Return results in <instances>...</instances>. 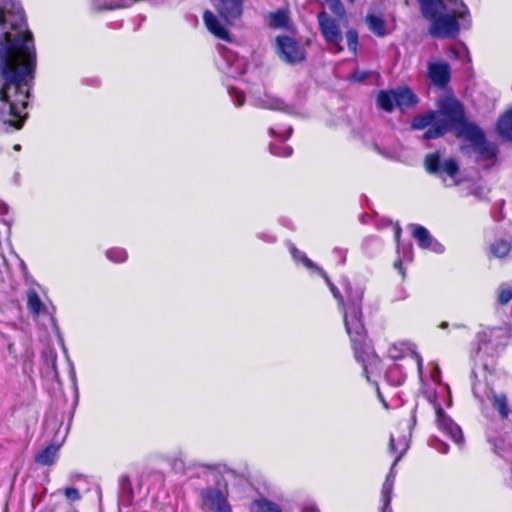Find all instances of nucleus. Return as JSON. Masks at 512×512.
Listing matches in <instances>:
<instances>
[{"label": "nucleus", "instance_id": "obj_1", "mask_svg": "<svg viewBox=\"0 0 512 512\" xmlns=\"http://www.w3.org/2000/svg\"><path fill=\"white\" fill-rule=\"evenodd\" d=\"M36 69V51L21 5L0 4V120L14 129L23 125Z\"/></svg>", "mask_w": 512, "mask_h": 512}, {"label": "nucleus", "instance_id": "obj_2", "mask_svg": "<svg viewBox=\"0 0 512 512\" xmlns=\"http://www.w3.org/2000/svg\"><path fill=\"white\" fill-rule=\"evenodd\" d=\"M422 16L431 22L429 34L445 39L457 36L461 27H466L469 15L461 0H418Z\"/></svg>", "mask_w": 512, "mask_h": 512}, {"label": "nucleus", "instance_id": "obj_3", "mask_svg": "<svg viewBox=\"0 0 512 512\" xmlns=\"http://www.w3.org/2000/svg\"><path fill=\"white\" fill-rule=\"evenodd\" d=\"M438 110L427 111L417 115L411 122L413 130L426 129L423 139H437L450 130H456L458 124L463 122L464 109L462 104L454 98H445L439 102Z\"/></svg>", "mask_w": 512, "mask_h": 512}, {"label": "nucleus", "instance_id": "obj_4", "mask_svg": "<svg viewBox=\"0 0 512 512\" xmlns=\"http://www.w3.org/2000/svg\"><path fill=\"white\" fill-rule=\"evenodd\" d=\"M363 289H356L352 296H349L347 307H344V323L346 331L350 336L356 359L363 364V370L367 373V362L376 360L366 343V330L362 322L361 304Z\"/></svg>", "mask_w": 512, "mask_h": 512}, {"label": "nucleus", "instance_id": "obj_5", "mask_svg": "<svg viewBox=\"0 0 512 512\" xmlns=\"http://www.w3.org/2000/svg\"><path fill=\"white\" fill-rule=\"evenodd\" d=\"M458 135L467 142L462 146L463 153L474 155L478 163H485L486 167L496 164L499 149L496 143L488 141L483 130L474 123L463 122L456 129Z\"/></svg>", "mask_w": 512, "mask_h": 512}, {"label": "nucleus", "instance_id": "obj_6", "mask_svg": "<svg viewBox=\"0 0 512 512\" xmlns=\"http://www.w3.org/2000/svg\"><path fill=\"white\" fill-rule=\"evenodd\" d=\"M409 448V439L406 436H402L399 439H395L393 435L390 437L389 442V451L390 453H398L396 456L390 471L382 485L381 489V501H382V510L381 512H392V508L390 506L392 500V492L395 480V467L397 463L401 460L403 455Z\"/></svg>", "mask_w": 512, "mask_h": 512}, {"label": "nucleus", "instance_id": "obj_7", "mask_svg": "<svg viewBox=\"0 0 512 512\" xmlns=\"http://www.w3.org/2000/svg\"><path fill=\"white\" fill-rule=\"evenodd\" d=\"M425 168L429 173L438 174L446 186H454L458 183L456 179L459 167L452 158L440 161L438 153L428 154L425 157Z\"/></svg>", "mask_w": 512, "mask_h": 512}, {"label": "nucleus", "instance_id": "obj_8", "mask_svg": "<svg viewBox=\"0 0 512 512\" xmlns=\"http://www.w3.org/2000/svg\"><path fill=\"white\" fill-rule=\"evenodd\" d=\"M203 505L214 512H231V506L227 501V484L225 481L216 480V487H207L201 491Z\"/></svg>", "mask_w": 512, "mask_h": 512}, {"label": "nucleus", "instance_id": "obj_9", "mask_svg": "<svg viewBox=\"0 0 512 512\" xmlns=\"http://www.w3.org/2000/svg\"><path fill=\"white\" fill-rule=\"evenodd\" d=\"M277 50L280 58L289 63L297 64L305 59V49L289 36L277 37Z\"/></svg>", "mask_w": 512, "mask_h": 512}, {"label": "nucleus", "instance_id": "obj_10", "mask_svg": "<svg viewBox=\"0 0 512 512\" xmlns=\"http://www.w3.org/2000/svg\"><path fill=\"white\" fill-rule=\"evenodd\" d=\"M319 27L326 42L336 47V52H341L343 47L342 33L339 25L335 19L329 16L325 11H322L317 16Z\"/></svg>", "mask_w": 512, "mask_h": 512}, {"label": "nucleus", "instance_id": "obj_11", "mask_svg": "<svg viewBox=\"0 0 512 512\" xmlns=\"http://www.w3.org/2000/svg\"><path fill=\"white\" fill-rule=\"evenodd\" d=\"M427 76L434 86L444 88L451 78L450 65L444 60H430L427 64Z\"/></svg>", "mask_w": 512, "mask_h": 512}, {"label": "nucleus", "instance_id": "obj_12", "mask_svg": "<svg viewBox=\"0 0 512 512\" xmlns=\"http://www.w3.org/2000/svg\"><path fill=\"white\" fill-rule=\"evenodd\" d=\"M437 426L446 433L456 444L462 445L464 442L461 428L445 414L444 410L438 406L436 409Z\"/></svg>", "mask_w": 512, "mask_h": 512}, {"label": "nucleus", "instance_id": "obj_13", "mask_svg": "<svg viewBox=\"0 0 512 512\" xmlns=\"http://www.w3.org/2000/svg\"><path fill=\"white\" fill-rule=\"evenodd\" d=\"M221 57L225 61V67L222 69L231 77H237L245 73L247 63L244 58L239 57L234 52L222 49Z\"/></svg>", "mask_w": 512, "mask_h": 512}, {"label": "nucleus", "instance_id": "obj_14", "mask_svg": "<svg viewBox=\"0 0 512 512\" xmlns=\"http://www.w3.org/2000/svg\"><path fill=\"white\" fill-rule=\"evenodd\" d=\"M411 227L412 235L421 248L430 249L435 253L444 252L443 245L434 239L425 227L417 224H413Z\"/></svg>", "mask_w": 512, "mask_h": 512}, {"label": "nucleus", "instance_id": "obj_15", "mask_svg": "<svg viewBox=\"0 0 512 512\" xmlns=\"http://www.w3.org/2000/svg\"><path fill=\"white\" fill-rule=\"evenodd\" d=\"M215 7L220 16L229 24L242 14L241 0H218Z\"/></svg>", "mask_w": 512, "mask_h": 512}, {"label": "nucleus", "instance_id": "obj_16", "mask_svg": "<svg viewBox=\"0 0 512 512\" xmlns=\"http://www.w3.org/2000/svg\"><path fill=\"white\" fill-rule=\"evenodd\" d=\"M255 105L259 108L284 111L292 113V107L287 105L281 98L265 93L255 100Z\"/></svg>", "mask_w": 512, "mask_h": 512}, {"label": "nucleus", "instance_id": "obj_17", "mask_svg": "<svg viewBox=\"0 0 512 512\" xmlns=\"http://www.w3.org/2000/svg\"><path fill=\"white\" fill-rule=\"evenodd\" d=\"M319 273L322 275V277L325 279L327 285L330 288V291L332 292L333 296L338 300V304L341 307L342 311L344 310V307H347L349 296H352L356 289H361L360 287L353 288L350 283L345 284V294L346 299L342 297L337 287L331 282L329 277L327 276L326 272L323 271L321 268H317Z\"/></svg>", "mask_w": 512, "mask_h": 512}, {"label": "nucleus", "instance_id": "obj_18", "mask_svg": "<svg viewBox=\"0 0 512 512\" xmlns=\"http://www.w3.org/2000/svg\"><path fill=\"white\" fill-rule=\"evenodd\" d=\"M203 20L207 29L216 37L227 40L228 31L222 26L217 17L211 11H205Z\"/></svg>", "mask_w": 512, "mask_h": 512}, {"label": "nucleus", "instance_id": "obj_19", "mask_svg": "<svg viewBox=\"0 0 512 512\" xmlns=\"http://www.w3.org/2000/svg\"><path fill=\"white\" fill-rule=\"evenodd\" d=\"M395 104L400 109L413 107L417 103L416 95L408 88L394 90Z\"/></svg>", "mask_w": 512, "mask_h": 512}, {"label": "nucleus", "instance_id": "obj_20", "mask_svg": "<svg viewBox=\"0 0 512 512\" xmlns=\"http://www.w3.org/2000/svg\"><path fill=\"white\" fill-rule=\"evenodd\" d=\"M366 23L369 30L378 37H384L387 34L386 21L382 16L375 14H368L366 16Z\"/></svg>", "mask_w": 512, "mask_h": 512}, {"label": "nucleus", "instance_id": "obj_21", "mask_svg": "<svg viewBox=\"0 0 512 512\" xmlns=\"http://www.w3.org/2000/svg\"><path fill=\"white\" fill-rule=\"evenodd\" d=\"M497 131L502 138L512 141V109L499 118Z\"/></svg>", "mask_w": 512, "mask_h": 512}, {"label": "nucleus", "instance_id": "obj_22", "mask_svg": "<svg viewBox=\"0 0 512 512\" xmlns=\"http://www.w3.org/2000/svg\"><path fill=\"white\" fill-rule=\"evenodd\" d=\"M251 512H282V509L277 503L260 497L251 503Z\"/></svg>", "mask_w": 512, "mask_h": 512}, {"label": "nucleus", "instance_id": "obj_23", "mask_svg": "<svg viewBox=\"0 0 512 512\" xmlns=\"http://www.w3.org/2000/svg\"><path fill=\"white\" fill-rule=\"evenodd\" d=\"M58 449L59 447L57 445H48L36 456V462L45 466L52 465L57 458Z\"/></svg>", "mask_w": 512, "mask_h": 512}, {"label": "nucleus", "instance_id": "obj_24", "mask_svg": "<svg viewBox=\"0 0 512 512\" xmlns=\"http://www.w3.org/2000/svg\"><path fill=\"white\" fill-rule=\"evenodd\" d=\"M377 102L381 109L386 112H391L396 106L395 91H380L377 96Z\"/></svg>", "mask_w": 512, "mask_h": 512}, {"label": "nucleus", "instance_id": "obj_25", "mask_svg": "<svg viewBox=\"0 0 512 512\" xmlns=\"http://www.w3.org/2000/svg\"><path fill=\"white\" fill-rule=\"evenodd\" d=\"M488 397L492 399L493 406L499 411L500 416L506 419L510 413L506 395L491 392V396L489 395Z\"/></svg>", "mask_w": 512, "mask_h": 512}, {"label": "nucleus", "instance_id": "obj_26", "mask_svg": "<svg viewBox=\"0 0 512 512\" xmlns=\"http://www.w3.org/2000/svg\"><path fill=\"white\" fill-rule=\"evenodd\" d=\"M136 1L137 0H128V1H125V0H93V4H94L95 8H97L99 10H101V9L112 10V9L126 7Z\"/></svg>", "mask_w": 512, "mask_h": 512}, {"label": "nucleus", "instance_id": "obj_27", "mask_svg": "<svg viewBox=\"0 0 512 512\" xmlns=\"http://www.w3.org/2000/svg\"><path fill=\"white\" fill-rule=\"evenodd\" d=\"M511 248V242L503 239L496 240L490 247L491 253L497 258L507 256L511 251Z\"/></svg>", "mask_w": 512, "mask_h": 512}, {"label": "nucleus", "instance_id": "obj_28", "mask_svg": "<svg viewBox=\"0 0 512 512\" xmlns=\"http://www.w3.org/2000/svg\"><path fill=\"white\" fill-rule=\"evenodd\" d=\"M269 18L270 26L273 28H286L288 26L289 16L286 10H278L271 13Z\"/></svg>", "mask_w": 512, "mask_h": 512}, {"label": "nucleus", "instance_id": "obj_29", "mask_svg": "<svg viewBox=\"0 0 512 512\" xmlns=\"http://www.w3.org/2000/svg\"><path fill=\"white\" fill-rule=\"evenodd\" d=\"M27 305L30 312L38 316L42 309V301L36 291L30 290L27 294Z\"/></svg>", "mask_w": 512, "mask_h": 512}, {"label": "nucleus", "instance_id": "obj_30", "mask_svg": "<svg viewBox=\"0 0 512 512\" xmlns=\"http://www.w3.org/2000/svg\"><path fill=\"white\" fill-rule=\"evenodd\" d=\"M339 21H346V11L340 0H325Z\"/></svg>", "mask_w": 512, "mask_h": 512}, {"label": "nucleus", "instance_id": "obj_31", "mask_svg": "<svg viewBox=\"0 0 512 512\" xmlns=\"http://www.w3.org/2000/svg\"><path fill=\"white\" fill-rule=\"evenodd\" d=\"M290 252L292 254V257L296 261H301L308 268L315 267L314 263L309 258H307L303 252L298 250L295 246L290 245Z\"/></svg>", "mask_w": 512, "mask_h": 512}, {"label": "nucleus", "instance_id": "obj_32", "mask_svg": "<svg viewBox=\"0 0 512 512\" xmlns=\"http://www.w3.org/2000/svg\"><path fill=\"white\" fill-rule=\"evenodd\" d=\"M269 149L273 155L281 156V157H289L293 152L291 147L286 146L283 143L279 144V145L271 144L269 146Z\"/></svg>", "mask_w": 512, "mask_h": 512}, {"label": "nucleus", "instance_id": "obj_33", "mask_svg": "<svg viewBox=\"0 0 512 512\" xmlns=\"http://www.w3.org/2000/svg\"><path fill=\"white\" fill-rule=\"evenodd\" d=\"M107 257L116 263L124 262L127 259V253L124 249L115 248L106 252Z\"/></svg>", "mask_w": 512, "mask_h": 512}, {"label": "nucleus", "instance_id": "obj_34", "mask_svg": "<svg viewBox=\"0 0 512 512\" xmlns=\"http://www.w3.org/2000/svg\"><path fill=\"white\" fill-rule=\"evenodd\" d=\"M346 40L349 50L356 54L358 45V33L354 29H350L346 32Z\"/></svg>", "mask_w": 512, "mask_h": 512}, {"label": "nucleus", "instance_id": "obj_35", "mask_svg": "<svg viewBox=\"0 0 512 512\" xmlns=\"http://www.w3.org/2000/svg\"><path fill=\"white\" fill-rule=\"evenodd\" d=\"M119 487L123 494L131 495L132 494V486L131 481L128 475H121L119 477Z\"/></svg>", "mask_w": 512, "mask_h": 512}, {"label": "nucleus", "instance_id": "obj_36", "mask_svg": "<svg viewBox=\"0 0 512 512\" xmlns=\"http://www.w3.org/2000/svg\"><path fill=\"white\" fill-rule=\"evenodd\" d=\"M228 92H229L230 96L235 100L236 106L240 107L244 104L245 96L240 90H238L234 87H231L228 89Z\"/></svg>", "mask_w": 512, "mask_h": 512}, {"label": "nucleus", "instance_id": "obj_37", "mask_svg": "<svg viewBox=\"0 0 512 512\" xmlns=\"http://www.w3.org/2000/svg\"><path fill=\"white\" fill-rule=\"evenodd\" d=\"M511 300H512V289L511 288L501 289L499 296H498L499 303L502 305H506Z\"/></svg>", "mask_w": 512, "mask_h": 512}, {"label": "nucleus", "instance_id": "obj_38", "mask_svg": "<svg viewBox=\"0 0 512 512\" xmlns=\"http://www.w3.org/2000/svg\"><path fill=\"white\" fill-rule=\"evenodd\" d=\"M66 498L70 501H78L80 499V493L76 488L69 487L64 491Z\"/></svg>", "mask_w": 512, "mask_h": 512}, {"label": "nucleus", "instance_id": "obj_39", "mask_svg": "<svg viewBox=\"0 0 512 512\" xmlns=\"http://www.w3.org/2000/svg\"><path fill=\"white\" fill-rule=\"evenodd\" d=\"M368 77V73L364 71H355L352 75V79L356 82H361Z\"/></svg>", "mask_w": 512, "mask_h": 512}, {"label": "nucleus", "instance_id": "obj_40", "mask_svg": "<svg viewBox=\"0 0 512 512\" xmlns=\"http://www.w3.org/2000/svg\"><path fill=\"white\" fill-rule=\"evenodd\" d=\"M400 235H401V227L396 224L394 226V237H395V240L397 242V247L399 248V239H400Z\"/></svg>", "mask_w": 512, "mask_h": 512}, {"label": "nucleus", "instance_id": "obj_41", "mask_svg": "<svg viewBox=\"0 0 512 512\" xmlns=\"http://www.w3.org/2000/svg\"><path fill=\"white\" fill-rule=\"evenodd\" d=\"M435 448L443 454L448 452V445L446 443L439 442V446H435Z\"/></svg>", "mask_w": 512, "mask_h": 512}, {"label": "nucleus", "instance_id": "obj_42", "mask_svg": "<svg viewBox=\"0 0 512 512\" xmlns=\"http://www.w3.org/2000/svg\"><path fill=\"white\" fill-rule=\"evenodd\" d=\"M334 253L335 254H340V263L344 264L345 261H346V253H345V251H343L341 249H335Z\"/></svg>", "mask_w": 512, "mask_h": 512}, {"label": "nucleus", "instance_id": "obj_43", "mask_svg": "<svg viewBox=\"0 0 512 512\" xmlns=\"http://www.w3.org/2000/svg\"><path fill=\"white\" fill-rule=\"evenodd\" d=\"M415 357H416V361H417L418 371L421 374L422 373V369H423L422 357L420 355H418V354H415Z\"/></svg>", "mask_w": 512, "mask_h": 512}, {"label": "nucleus", "instance_id": "obj_44", "mask_svg": "<svg viewBox=\"0 0 512 512\" xmlns=\"http://www.w3.org/2000/svg\"><path fill=\"white\" fill-rule=\"evenodd\" d=\"M8 212V207L5 203L0 202V214L4 215Z\"/></svg>", "mask_w": 512, "mask_h": 512}, {"label": "nucleus", "instance_id": "obj_45", "mask_svg": "<svg viewBox=\"0 0 512 512\" xmlns=\"http://www.w3.org/2000/svg\"><path fill=\"white\" fill-rule=\"evenodd\" d=\"M450 52L452 53L453 57L458 58L461 51L458 50L456 47H451Z\"/></svg>", "mask_w": 512, "mask_h": 512}, {"label": "nucleus", "instance_id": "obj_46", "mask_svg": "<svg viewBox=\"0 0 512 512\" xmlns=\"http://www.w3.org/2000/svg\"><path fill=\"white\" fill-rule=\"evenodd\" d=\"M303 512H319L315 507H306L303 509Z\"/></svg>", "mask_w": 512, "mask_h": 512}, {"label": "nucleus", "instance_id": "obj_47", "mask_svg": "<svg viewBox=\"0 0 512 512\" xmlns=\"http://www.w3.org/2000/svg\"><path fill=\"white\" fill-rule=\"evenodd\" d=\"M394 266H395V268L399 269L400 272L404 275V272L402 271V267H401V261H396L394 263Z\"/></svg>", "mask_w": 512, "mask_h": 512}, {"label": "nucleus", "instance_id": "obj_48", "mask_svg": "<svg viewBox=\"0 0 512 512\" xmlns=\"http://www.w3.org/2000/svg\"><path fill=\"white\" fill-rule=\"evenodd\" d=\"M292 132H293L292 127H289L287 129V135L285 137H283V140H286L287 138H289L291 136Z\"/></svg>", "mask_w": 512, "mask_h": 512}, {"label": "nucleus", "instance_id": "obj_49", "mask_svg": "<svg viewBox=\"0 0 512 512\" xmlns=\"http://www.w3.org/2000/svg\"><path fill=\"white\" fill-rule=\"evenodd\" d=\"M13 148H14L15 151H20L21 146L19 144H16V145H14Z\"/></svg>", "mask_w": 512, "mask_h": 512}, {"label": "nucleus", "instance_id": "obj_50", "mask_svg": "<svg viewBox=\"0 0 512 512\" xmlns=\"http://www.w3.org/2000/svg\"><path fill=\"white\" fill-rule=\"evenodd\" d=\"M447 326H448L447 322H442L440 325L441 328H446Z\"/></svg>", "mask_w": 512, "mask_h": 512}, {"label": "nucleus", "instance_id": "obj_51", "mask_svg": "<svg viewBox=\"0 0 512 512\" xmlns=\"http://www.w3.org/2000/svg\"><path fill=\"white\" fill-rule=\"evenodd\" d=\"M378 397H379V399H380L382 402H384V401H383V399H382V395H381V393H380V391H379V390H378Z\"/></svg>", "mask_w": 512, "mask_h": 512}, {"label": "nucleus", "instance_id": "obj_52", "mask_svg": "<svg viewBox=\"0 0 512 512\" xmlns=\"http://www.w3.org/2000/svg\"><path fill=\"white\" fill-rule=\"evenodd\" d=\"M268 240H269V241H274V240H275V238H274V237H270Z\"/></svg>", "mask_w": 512, "mask_h": 512}, {"label": "nucleus", "instance_id": "obj_53", "mask_svg": "<svg viewBox=\"0 0 512 512\" xmlns=\"http://www.w3.org/2000/svg\"><path fill=\"white\" fill-rule=\"evenodd\" d=\"M270 133H271V134H274V133H275V132H274V130H273L272 128L270 129Z\"/></svg>", "mask_w": 512, "mask_h": 512}]
</instances>
